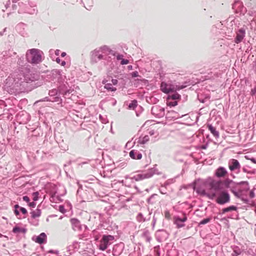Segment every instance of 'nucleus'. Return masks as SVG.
<instances>
[{
	"label": "nucleus",
	"mask_w": 256,
	"mask_h": 256,
	"mask_svg": "<svg viewBox=\"0 0 256 256\" xmlns=\"http://www.w3.org/2000/svg\"><path fill=\"white\" fill-rule=\"evenodd\" d=\"M24 56L20 57L17 62L18 67L14 74V87L19 88L21 92H28L40 86L38 82L40 74L30 70V66L26 62Z\"/></svg>",
	"instance_id": "f257e3e1"
},
{
	"label": "nucleus",
	"mask_w": 256,
	"mask_h": 256,
	"mask_svg": "<svg viewBox=\"0 0 256 256\" xmlns=\"http://www.w3.org/2000/svg\"><path fill=\"white\" fill-rule=\"evenodd\" d=\"M196 192L198 195L206 196L209 199L214 200L216 204L224 206L230 201V195L228 191L225 188H220L218 190L208 192L204 188H197Z\"/></svg>",
	"instance_id": "f03ea898"
},
{
	"label": "nucleus",
	"mask_w": 256,
	"mask_h": 256,
	"mask_svg": "<svg viewBox=\"0 0 256 256\" xmlns=\"http://www.w3.org/2000/svg\"><path fill=\"white\" fill-rule=\"evenodd\" d=\"M100 230L99 228L93 230L92 235L96 241L98 240L100 238L98 246L100 250H105L116 240L115 236L108 234H102L103 232Z\"/></svg>",
	"instance_id": "7ed1b4c3"
},
{
	"label": "nucleus",
	"mask_w": 256,
	"mask_h": 256,
	"mask_svg": "<svg viewBox=\"0 0 256 256\" xmlns=\"http://www.w3.org/2000/svg\"><path fill=\"white\" fill-rule=\"evenodd\" d=\"M190 85V82L186 81L184 82L182 84L179 83L178 84L167 83L162 81L160 84V90L164 94H168L170 92L184 89Z\"/></svg>",
	"instance_id": "20e7f679"
},
{
	"label": "nucleus",
	"mask_w": 256,
	"mask_h": 256,
	"mask_svg": "<svg viewBox=\"0 0 256 256\" xmlns=\"http://www.w3.org/2000/svg\"><path fill=\"white\" fill-rule=\"evenodd\" d=\"M41 53L42 52L37 48L28 50L26 54V61L32 65L40 64L42 61Z\"/></svg>",
	"instance_id": "39448f33"
},
{
	"label": "nucleus",
	"mask_w": 256,
	"mask_h": 256,
	"mask_svg": "<svg viewBox=\"0 0 256 256\" xmlns=\"http://www.w3.org/2000/svg\"><path fill=\"white\" fill-rule=\"evenodd\" d=\"M156 170V169L154 167L149 168L148 170H138L130 174L131 176L133 175L130 180L132 182L134 180L138 182L150 178L154 176Z\"/></svg>",
	"instance_id": "423d86ee"
},
{
	"label": "nucleus",
	"mask_w": 256,
	"mask_h": 256,
	"mask_svg": "<svg viewBox=\"0 0 256 256\" xmlns=\"http://www.w3.org/2000/svg\"><path fill=\"white\" fill-rule=\"evenodd\" d=\"M214 179L212 177L209 176L206 179H201L198 178L196 179L192 184V188L194 191L196 192L197 188H202V186H211Z\"/></svg>",
	"instance_id": "0eeeda50"
},
{
	"label": "nucleus",
	"mask_w": 256,
	"mask_h": 256,
	"mask_svg": "<svg viewBox=\"0 0 256 256\" xmlns=\"http://www.w3.org/2000/svg\"><path fill=\"white\" fill-rule=\"evenodd\" d=\"M232 8L236 16H244L247 12V9L244 6L243 3L240 0H235L232 4Z\"/></svg>",
	"instance_id": "6e6552de"
},
{
	"label": "nucleus",
	"mask_w": 256,
	"mask_h": 256,
	"mask_svg": "<svg viewBox=\"0 0 256 256\" xmlns=\"http://www.w3.org/2000/svg\"><path fill=\"white\" fill-rule=\"evenodd\" d=\"M188 220L187 214L184 212H182V217L180 216H176L173 218L174 224L176 225L178 228H180L185 226L184 222Z\"/></svg>",
	"instance_id": "1a4fd4ad"
},
{
	"label": "nucleus",
	"mask_w": 256,
	"mask_h": 256,
	"mask_svg": "<svg viewBox=\"0 0 256 256\" xmlns=\"http://www.w3.org/2000/svg\"><path fill=\"white\" fill-rule=\"evenodd\" d=\"M82 186H79L77 190V194L81 196L84 201L90 200L92 198V194L93 192V190L87 188V190L82 191Z\"/></svg>",
	"instance_id": "9d476101"
},
{
	"label": "nucleus",
	"mask_w": 256,
	"mask_h": 256,
	"mask_svg": "<svg viewBox=\"0 0 256 256\" xmlns=\"http://www.w3.org/2000/svg\"><path fill=\"white\" fill-rule=\"evenodd\" d=\"M100 50L95 49L90 52V62L92 64L97 63L98 61L105 59L104 56L100 54Z\"/></svg>",
	"instance_id": "9b49d317"
},
{
	"label": "nucleus",
	"mask_w": 256,
	"mask_h": 256,
	"mask_svg": "<svg viewBox=\"0 0 256 256\" xmlns=\"http://www.w3.org/2000/svg\"><path fill=\"white\" fill-rule=\"evenodd\" d=\"M236 30V36L234 38V42L238 44L242 42L246 36V28L244 26Z\"/></svg>",
	"instance_id": "f8f14e48"
},
{
	"label": "nucleus",
	"mask_w": 256,
	"mask_h": 256,
	"mask_svg": "<svg viewBox=\"0 0 256 256\" xmlns=\"http://www.w3.org/2000/svg\"><path fill=\"white\" fill-rule=\"evenodd\" d=\"M151 113L157 118H162L165 116V109L160 106L156 105L152 106Z\"/></svg>",
	"instance_id": "ddd939ff"
},
{
	"label": "nucleus",
	"mask_w": 256,
	"mask_h": 256,
	"mask_svg": "<svg viewBox=\"0 0 256 256\" xmlns=\"http://www.w3.org/2000/svg\"><path fill=\"white\" fill-rule=\"evenodd\" d=\"M49 96L51 98L52 102H56L58 104H62V99L59 93L58 89H52L48 92Z\"/></svg>",
	"instance_id": "4468645a"
},
{
	"label": "nucleus",
	"mask_w": 256,
	"mask_h": 256,
	"mask_svg": "<svg viewBox=\"0 0 256 256\" xmlns=\"http://www.w3.org/2000/svg\"><path fill=\"white\" fill-rule=\"evenodd\" d=\"M70 222L72 225V228L74 231H81L82 230V226L85 229H88L87 226L82 224L80 220L76 218H72L70 219Z\"/></svg>",
	"instance_id": "2eb2a0df"
},
{
	"label": "nucleus",
	"mask_w": 256,
	"mask_h": 256,
	"mask_svg": "<svg viewBox=\"0 0 256 256\" xmlns=\"http://www.w3.org/2000/svg\"><path fill=\"white\" fill-rule=\"evenodd\" d=\"M164 250L166 252L167 256H179V254L176 247L174 246V244L167 243Z\"/></svg>",
	"instance_id": "dca6fc26"
},
{
	"label": "nucleus",
	"mask_w": 256,
	"mask_h": 256,
	"mask_svg": "<svg viewBox=\"0 0 256 256\" xmlns=\"http://www.w3.org/2000/svg\"><path fill=\"white\" fill-rule=\"evenodd\" d=\"M155 236L157 241L162 242L168 238L169 234L164 229H160L156 232Z\"/></svg>",
	"instance_id": "f3484780"
},
{
	"label": "nucleus",
	"mask_w": 256,
	"mask_h": 256,
	"mask_svg": "<svg viewBox=\"0 0 256 256\" xmlns=\"http://www.w3.org/2000/svg\"><path fill=\"white\" fill-rule=\"evenodd\" d=\"M240 164L238 160L232 158L228 162V168L231 172L237 170V173L240 171Z\"/></svg>",
	"instance_id": "a211bd4d"
},
{
	"label": "nucleus",
	"mask_w": 256,
	"mask_h": 256,
	"mask_svg": "<svg viewBox=\"0 0 256 256\" xmlns=\"http://www.w3.org/2000/svg\"><path fill=\"white\" fill-rule=\"evenodd\" d=\"M60 95L67 96L70 94L74 90L69 88L67 82L60 84L58 88Z\"/></svg>",
	"instance_id": "6ab92c4d"
},
{
	"label": "nucleus",
	"mask_w": 256,
	"mask_h": 256,
	"mask_svg": "<svg viewBox=\"0 0 256 256\" xmlns=\"http://www.w3.org/2000/svg\"><path fill=\"white\" fill-rule=\"evenodd\" d=\"M124 248V243L120 242L113 246L112 254L114 256H119L123 252Z\"/></svg>",
	"instance_id": "aec40b11"
},
{
	"label": "nucleus",
	"mask_w": 256,
	"mask_h": 256,
	"mask_svg": "<svg viewBox=\"0 0 256 256\" xmlns=\"http://www.w3.org/2000/svg\"><path fill=\"white\" fill-rule=\"evenodd\" d=\"M99 215V220L100 221V224L99 226L100 228H104V230H112V227L111 225L109 224V221L107 222L106 220L104 218V214H98Z\"/></svg>",
	"instance_id": "412c9836"
},
{
	"label": "nucleus",
	"mask_w": 256,
	"mask_h": 256,
	"mask_svg": "<svg viewBox=\"0 0 256 256\" xmlns=\"http://www.w3.org/2000/svg\"><path fill=\"white\" fill-rule=\"evenodd\" d=\"M32 240L40 244H44L47 242V236L45 232H42L38 236H34Z\"/></svg>",
	"instance_id": "4be33fe9"
},
{
	"label": "nucleus",
	"mask_w": 256,
	"mask_h": 256,
	"mask_svg": "<svg viewBox=\"0 0 256 256\" xmlns=\"http://www.w3.org/2000/svg\"><path fill=\"white\" fill-rule=\"evenodd\" d=\"M244 184H248V181H241L240 182H236L233 184L231 187L229 188L230 192L236 198L239 197L240 195L238 194V190L239 185H242Z\"/></svg>",
	"instance_id": "5701e85b"
},
{
	"label": "nucleus",
	"mask_w": 256,
	"mask_h": 256,
	"mask_svg": "<svg viewBox=\"0 0 256 256\" xmlns=\"http://www.w3.org/2000/svg\"><path fill=\"white\" fill-rule=\"evenodd\" d=\"M228 174L226 169L223 166H219L214 171V176L218 178H224Z\"/></svg>",
	"instance_id": "b1692460"
},
{
	"label": "nucleus",
	"mask_w": 256,
	"mask_h": 256,
	"mask_svg": "<svg viewBox=\"0 0 256 256\" xmlns=\"http://www.w3.org/2000/svg\"><path fill=\"white\" fill-rule=\"evenodd\" d=\"M250 190L249 183L248 182V184H244L242 185H239L238 192L240 195L239 197L236 198H240L242 196H246L248 192Z\"/></svg>",
	"instance_id": "393cba45"
},
{
	"label": "nucleus",
	"mask_w": 256,
	"mask_h": 256,
	"mask_svg": "<svg viewBox=\"0 0 256 256\" xmlns=\"http://www.w3.org/2000/svg\"><path fill=\"white\" fill-rule=\"evenodd\" d=\"M28 6L26 7L25 10L24 12V13H27L30 14H36L38 13V10L36 8H34L36 7V4H33L32 2H28Z\"/></svg>",
	"instance_id": "a878e982"
},
{
	"label": "nucleus",
	"mask_w": 256,
	"mask_h": 256,
	"mask_svg": "<svg viewBox=\"0 0 256 256\" xmlns=\"http://www.w3.org/2000/svg\"><path fill=\"white\" fill-rule=\"evenodd\" d=\"M130 156L134 160H140L142 158V154L138 150H132L129 152Z\"/></svg>",
	"instance_id": "bb28decb"
},
{
	"label": "nucleus",
	"mask_w": 256,
	"mask_h": 256,
	"mask_svg": "<svg viewBox=\"0 0 256 256\" xmlns=\"http://www.w3.org/2000/svg\"><path fill=\"white\" fill-rule=\"evenodd\" d=\"M213 182L210 186L213 190L212 192L218 191L220 188H224L222 186H220L222 184V180H214Z\"/></svg>",
	"instance_id": "cd10ccee"
},
{
	"label": "nucleus",
	"mask_w": 256,
	"mask_h": 256,
	"mask_svg": "<svg viewBox=\"0 0 256 256\" xmlns=\"http://www.w3.org/2000/svg\"><path fill=\"white\" fill-rule=\"evenodd\" d=\"M167 98L178 102L181 99V96L177 92V91H174L168 94Z\"/></svg>",
	"instance_id": "c85d7f7f"
},
{
	"label": "nucleus",
	"mask_w": 256,
	"mask_h": 256,
	"mask_svg": "<svg viewBox=\"0 0 256 256\" xmlns=\"http://www.w3.org/2000/svg\"><path fill=\"white\" fill-rule=\"evenodd\" d=\"M238 208L234 205H231L222 208L220 214H224L226 212H231L233 211H237Z\"/></svg>",
	"instance_id": "c756f323"
},
{
	"label": "nucleus",
	"mask_w": 256,
	"mask_h": 256,
	"mask_svg": "<svg viewBox=\"0 0 256 256\" xmlns=\"http://www.w3.org/2000/svg\"><path fill=\"white\" fill-rule=\"evenodd\" d=\"M210 98V96L208 94H204L202 93H198V99L201 103H204L206 101L208 100Z\"/></svg>",
	"instance_id": "7c9ffc66"
},
{
	"label": "nucleus",
	"mask_w": 256,
	"mask_h": 256,
	"mask_svg": "<svg viewBox=\"0 0 256 256\" xmlns=\"http://www.w3.org/2000/svg\"><path fill=\"white\" fill-rule=\"evenodd\" d=\"M80 248V243L76 241H74L72 242V244L67 246V252H74L76 250H78Z\"/></svg>",
	"instance_id": "2f4dec72"
},
{
	"label": "nucleus",
	"mask_w": 256,
	"mask_h": 256,
	"mask_svg": "<svg viewBox=\"0 0 256 256\" xmlns=\"http://www.w3.org/2000/svg\"><path fill=\"white\" fill-rule=\"evenodd\" d=\"M27 232V229L25 228H21L17 225L14 226L12 232L16 234H25Z\"/></svg>",
	"instance_id": "473e14b6"
},
{
	"label": "nucleus",
	"mask_w": 256,
	"mask_h": 256,
	"mask_svg": "<svg viewBox=\"0 0 256 256\" xmlns=\"http://www.w3.org/2000/svg\"><path fill=\"white\" fill-rule=\"evenodd\" d=\"M178 117V114L174 110L168 111L166 114V118L168 120H176Z\"/></svg>",
	"instance_id": "72a5a7b5"
},
{
	"label": "nucleus",
	"mask_w": 256,
	"mask_h": 256,
	"mask_svg": "<svg viewBox=\"0 0 256 256\" xmlns=\"http://www.w3.org/2000/svg\"><path fill=\"white\" fill-rule=\"evenodd\" d=\"M30 214H31V218L32 219H35L36 218L40 217L42 214V210L40 208V206H37V208L35 210H32Z\"/></svg>",
	"instance_id": "f704fd0d"
},
{
	"label": "nucleus",
	"mask_w": 256,
	"mask_h": 256,
	"mask_svg": "<svg viewBox=\"0 0 256 256\" xmlns=\"http://www.w3.org/2000/svg\"><path fill=\"white\" fill-rule=\"evenodd\" d=\"M233 184H235V182L230 178H227L226 180L222 181V183L224 186L223 188L225 189L230 188Z\"/></svg>",
	"instance_id": "c9c22d12"
},
{
	"label": "nucleus",
	"mask_w": 256,
	"mask_h": 256,
	"mask_svg": "<svg viewBox=\"0 0 256 256\" xmlns=\"http://www.w3.org/2000/svg\"><path fill=\"white\" fill-rule=\"evenodd\" d=\"M208 128L214 138H216L219 137V132L216 130V128L213 126L212 124H208Z\"/></svg>",
	"instance_id": "e433bc0d"
},
{
	"label": "nucleus",
	"mask_w": 256,
	"mask_h": 256,
	"mask_svg": "<svg viewBox=\"0 0 256 256\" xmlns=\"http://www.w3.org/2000/svg\"><path fill=\"white\" fill-rule=\"evenodd\" d=\"M142 236L145 238L146 242H150L152 240V238L148 230L144 229L142 233Z\"/></svg>",
	"instance_id": "4c0bfd02"
},
{
	"label": "nucleus",
	"mask_w": 256,
	"mask_h": 256,
	"mask_svg": "<svg viewBox=\"0 0 256 256\" xmlns=\"http://www.w3.org/2000/svg\"><path fill=\"white\" fill-rule=\"evenodd\" d=\"M26 26V24L24 22H20L18 23L16 26V30L19 32L21 34H23V32L24 30L25 27Z\"/></svg>",
	"instance_id": "58836bf2"
},
{
	"label": "nucleus",
	"mask_w": 256,
	"mask_h": 256,
	"mask_svg": "<svg viewBox=\"0 0 256 256\" xmlns=\"http://www.w3.org/2000/svg\"><path fill=\"white\" fill-rule=\"evenodd\" d=\"M42 134L43 133L41 130L40 128L38 127L32 131V136L36 137L40 136H42Z\"/></svg>",
	"instance_id": "ea45409f"
},
{
	"label": "nucleus",
	"mask_w": 256,
	"mask_h": 256,
	"mask_svg": "<svg viewBox=\"0 0 256 256\" xmlns=\"http://www.w3.org/2000/svg\"><path fill=\"white\" fill-rule=\"evenodd\" d=\"M233 252L232 254V256H238L242 253L241 249L236 246H234L232 247Z\"/></svg>",
	"instance_id": "a19ab883"
},
{
	"label": "nucleus",
	"mask_w": 256,
	"mask_h": 256,
	"mask_svg": "<svg viewBox=\"0 0 256 256\" xmlns=\"http://www.w3.org/2000/svg\"><path fill=\"white\" fill-rule=\"evenodd\" d=\"M20 208H22V206H20L18 204H16L13 207V212L16 216L18 218H19L20 216V213L19 211L20 210Z\"/></svg>",
	"instance_id": "79ce46f5"
},
{
	"label": "nucleus",
	"mask_w": 256,
	"mask_h": 256,
	"mask_svg": "<svg viewBox=\"0 0 256 256\" xmlns=\"http://www.w3.org/2000/svg\"><path fill=\"white\" fill-rule=\"evenodd\" d=\"M246 196H242V197L238 198L244 202V203L246 204H251L254 206H256V202L252 201L251 203L250 204V200L247 198H246Z\"/></svg>",
	"instance_id": "37998d69"
},
{
	"label": "nucleus",
	"mask_w": 256,
	"mask_h": 256,
	"mask_svg": "<svg viewBox=\"0 0 256 256\" xmlns=\"http://www.w3.org/2000/svg\"><path fill=\"white\" fill-rule=\"evenodd\" d=\"M150 140L149 136L148 135H145L144 136L140 137L138 142L140 144H145Z\"/></svg>",
	"instance_id": "c03bdc74"
},
{
	"label": "nucleus",
	"mask_w": 256,
	"mask_h": 256,
	"mask_svg": "<svg viewBox=\"0 0 256 256\" xmlns=\"http://www.w3.org/2000/svg\"><path fill=\"white\" fill-rule=\"evenodd\" d=\"M104 88L109 92H114L116 90V88L112 86V84L110 83L105 84Z\"/></svg>",
	"instance_id": "a18cd8bd"
},
{
	"label": "nucleus",
	"mask_w": 256,
	"mask_h": 256,
	"mask_svg": "<svg viewBox=\"0 0 256 256\" xmlns=\"http://www.w3.org/2000/svg\"><path fill=\"white\" fill-rule=\"evenodd\" d=\"M178 104V101L177 100H174L170 99L166 100V105L168 106H170V108L175 106H176Z\"/></svg>",
	"instance_id": "49530a36"
},
{
	"label": "nucleus",
	"mask_w": 256,
	"mask_h": 256,
	"mask_svg": "<svg viewBox=\"0 0 256 256\" xmlns=\"http://www.w3.org/2000/svg\"><path fill=\"white\" fill-rule=\"evenodd\" d=\"M138 102L136 100H134L130 102L128 106L130 110H134L138 106Z\"/></svg>",
	"instance_id": "de8ad7c7"
},
{
	"label": "nucleus",
	"mask_w": 256,
	"mask_h": 256,
	"mask_svg": "<svg viewBox=\"0 0 256 256\" xmlns=\"http://www.w3.org/2000/svg\"><path fill=\"white\" fill-rule=\"evenodd\" d=\"M212 219V218L211 216H208L205 218H204L200 222L198 226H200L201 225L206 224L210 222L211 221Z\"/></svg>",
	"instance_id": "09e8293b"
},
{
	"label": "nucleus",
	"mask_w": 256,
	"mask_h": 256,
	"mask_svg": "<svg viewBox=\"0 0 256 256\" xmlns=\"http://www.w3.org/2000/svg\"><path fill=\"white\" fill-rule=\"evenodd\" d=\"M154 256H160V246H155L154 248Z\"/></svg>",
	"instance_id": "8fccbe9b"
},
{
	"label": "nucleus",
	"mask_w": 256,
	"mask_h": 256,
	"mask_svg": "<svg viewBox=\"0 0 256 256\" xmlns=\"http://www.w3.org/2000/svg\"><path fill=\"white\" fill-rule=\"evenodd\" d=\"M136 220L138 222H144L146 220V218L144 216L142 212H139L136 216Z\"/></svg>",
	"instance_id": "3c124183"
},
{
	"label": "nucleus",
	"mask_w": 256,
	"mask_h": 256,
	"mask_svg": "<svg viewBox=\"0 0 256 256\" xmlns=\"http://www.w3.org/2000/svg\"><path fill=\"white\" fill-rule=\"evenodd\" d=\"M98 50H100V51L102 52V53H106V52H108L110 50V48L106 46V45H104L103 46H100Z\"/></svg>",
	"instance_id": "603ef678"
},
{
	"label": "nucleus",
	"mask_w": 256,
	"mask_h": 256,
	"mask_svg": "<svg viewBox=\"0 0 256 256\" xmlns=\"http://www.w3.org/2000/svg\"><path fill=\"white\" fill-rule=\"evenodd\" d=\"M158 196L157 194H152L149 198H148L146 200V202L148 204H154V202L152 200V199Z\"/></svg>",
	"instance_id": "864d4df0"
},
{
	"label": "nucleus",
	"mask_w": 256,
	"mask_h": 256,
	"mask_svg": "<svg viewBox=\"0 0 256 256\" xmlns=\"http://www.w3.org/2000/svg\"><path fill=\"white\" fill-rule=\"evenodd\" d=\"M32 200L34 201H37L40 198V192L38 191L34 192L32 193Z\"/></svg>",
	"instance_id": "5fc2aeb1"
},
{
	"label": "nucleus",
	"mask_w": 256,
	"mask_h": 256,
	"mask_svg": "<svg viewBox=\"0 0 256 256\" xmlns=\"http://www.w3.org/2000/svg\"><path fill=\"white\" fill-rule=\"evenodd\" d=\"M172 181L171 179L166 180L163 184H161V187H164L165 189H166L167 186L171 184Z\"/></svg>",
	"instance_id": "6e6d98bb"
},
{
	"label": "nucleus",
	"mask_w": 256,
	"mask_h": 256,
	"mask_svg": "<svg viewBox=\"0 0 256 256\" xmlns=\"http://www.w3.org/2000/svg\"><path fill=\"white\" fill-rule=\"evenodd\" d=\"M19 211L20 212H21L22 214L24 216V218H26V216L28 214V212L27 210L24 207L22 206V208H20V210Z\"/></svg>",
	"instance_id": "4d7b16f0"
},
{
	"label": "nucleus",
	"mask_w": 256,
	"mask_h": 256,
	"mask_svg": "<svg viewBox=\"0 0 256 256\" xmlns=\"http://www.w3.org/2000/svg\"><path fill=\"white\" fill-rule=\"evenodd\" d=\"M56 61L58 64H60L62 66H64L66 64V62L62 60L59 57L56 58Z\"/></svg>",
	"instance_id": "13d9d810"
},
{
	"label": "nucleus",
	"mask_w": 256,
	"mask_h": 256,
	"mask_svg": "<svg viewBox=\"0 0 256 256\" xmlns=\"http://www.w3.org/2000/svg\"><path fill=\"white\" fill-rule=\"evenodd\" d=\"M97 180H98V179L96 178V177H95L94 176H92V178L88 179L86 180V182L91 184V183H93L94 182H96Z\"/></svg>",
	"instance_id": "bf43d9fd"
},
{
	"label": "nucleus",
	"mask_w": 256,
	"mask_h": 256,
	"mask_svg": "<svg viewBox=\"0 0 256 256\" xmlns=\"http://www.w3.org/2000/svg\"><path fill=\"white\" fill-rule=\"evenodd\" d=\"M99 119L103 124H106L108 122V120L104 118L102 115L99 114Z\"/></svg>",
	"instance_id": "052dcab7"
},
{
	"label": "nucleus",
	"mask_w": 256,
	"mask_h": 256,
	"mask_svg": "<svg viewBox=\"0 0 256 256\" xmlns=\"http://www.w3.org/2000/svg\"><path fill=\"white\" fill-rule=\"evenodd\" d=\"M58 210L62 214H64L66 212V210L65 209L64 206V205L59 206Z\"/></svg>",
	"instance_id": "680f3d73"
},
{
	"label": "nucleus",
	"mask_w": 256,
	"mask_h": 256,
	"mask_svg": "<svg viewBox=\"0 0 256 256\" xmlns=\"http://www.w3.org/2000/svg\"><path fill=\"white\" fill-rule=\"evenodd\" d=\"M51 98L50 96H46L44 98L38 101H37L36 102H52Z\"/></svg>",
	"instance_id": "e2e57ef3"
},
{
	"label": "nucleus",
	"mask_w": 256,
	"mask_h": 256,
	"mask_svg": "<svg viewBox=\"0 0 256 256\" xmlns=\"http://www.w3.org/2000/svg\"><path fill=\"white\" fill-rule=\"evenodd\" d=\"M36 201H34V200L32 202H30V201L29 203L28 204V206L31 208H34L36 206Z\"/></svg>",
	"instance_id": "0e129e2a"
},
{
	"label": "nucleus",
	"mask_w": 256,
	"mask_h": 256,
	"mask_svg": "<svg viewBox=\"0 0 256 256\" xmlns=\"http://www.w3.org/2000/svg\"><path fill=\"white\" fill-rule=\"evenodd\" d=\"M129 62H130V61L128 60L123 58L120 61V64L121 65H126V64H129Z\"/></svg>",
	"instance_id": "69168bd1"
},
{
	"label": "nucleus",
	"mask_w": 256,
	"mask_h": 256,
	"mask_svg": "<svg viewBox=\"0 0 256 256\" xmlns=\"http://www.w3.org/2000/svg\"><path fill=\"white\" fill-rule=\"evenodd\" d=\"M130 74H131V76H132V78H136V77H138L140 76L138 72H137L136 70L132 72Z\"/></svg>",
	"instance_id": "338daca9"
},
{
	"label": "nucleus",
	"mask_w": 256,
	"mask_h": 256,
	"mask_svg": "<svg viewBox=\"0 0 256 256\" xmlns=\"http://www.w3.org/2000/svg\"><path fill=\"white\" fill-rule=\"evenodd\" d=\"M250 93L252 96H254L256 94V86L251 90Z\"/></svg>",
	"instance_id": "774afa93"
}]
</instances>
